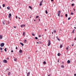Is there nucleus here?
<instances>
[{
	"instance_id": "40",
	"label": "nucleus",
	"mask_w": 76,
	"mask_h": 76,
	"mask_svg": "<svg viewBox=\"0 0 76 76\" xmlns=\"http://www.w3.org/2000/svg\"><path fill=\"white\" fill-rule=\"evenodd\" d=\"M16 50H17V49H18V47H16Z\"/></svg>"
},
{
	"instance_id": "23",
	"label": "nucleus",
	"mask_w": 76,
	"mask_h": 76,
	"mask_svg": "<svg viewBox=\"0 0 76 76\" xmlns=\"http://www.w3.org/2000/svg\"><path fill=\"white\" fill-rule=\"evenodd\" d=\"M38 18H39V16H36V19H38Z\"/></svg>"
},
{
	"instance_id": "62",
	"label": "nucleus",
	"mask_w": 76,
	"mask_h": 76,
	"mask_svg": "<svg viewBox=\"0 0 76 76\" xmlns=\"http://www.w3.org/2000/svg\"><path fill=\"white\" fill-rule=\"evenodd\" d=\"M48 76H50V75H48Z\"/></svg>"
},
{
	"instance_id": "41",
	"label": "nucleus",
	"mask_w": 76,
	"mask_h": 76,
	"mask_svg": "<svg viewBox=\"0 0 76 76\" xmlns=\"http://www.w3.org/2000/svg\"><path fill=\"white\" fill-rule=\"evenodd\" d=\"M74 40H75V41H76V37H75V38L74 39Z\"/></svg>"
},
{
	"instance_id": "5",
	"label": "nucleus",
	"mask_w": 76,
	"mask_h": 76,
	"mask_svg": "<svg viewBox=\"0 0 76 76\" xmlns=\"http://www.w3.org/2000/svg\"><path fill=\"white\" fill-rule=\"evenodd\" d=\"M42 2H43V0H42L41 2H40V6H42Z\"/></svg>"
},
{
	"instance_id": "4",
	"label": "nucleus",
	"mask_w": 76,
	"mask_h": 76,
	"mask_svg": "<svg viewBox=\"0 0 76 76\" xmlns=\"http://www.w3.org/2000/svg\"><path fill=\"white\" fill-rule=\"evenodd\" d=\"M4 43H2L1 44L0 46L1 47H3V46H4Z\"/></svg>"
},
{
	"instance_id": "30",
	"label": "nucleus",
	"mask_w": 76,
	"mask_h": 76,
	"mask_svg": "<svg viewBox=\"0 0 76 76\" xmlns=\"http://www.w3.org/2000/svg\"><path fill=\"white\" fill-rule=\"evenodd\" d=\"M35 39H38V37H35Z\"/></svg>"
},
{
	"instance_id": "44",
	"label": "nucleus",
	"mask_w": 76,
	"mask_h": 76,
	"mask_svg": "<svg viewBox=\"0 0 76 76\" xmlns=\"http://www.w3.org/2000/svg\"><path fill=\"white\" fill-rule=\"evenodd\" d=\"M39 44H42V42H39Z\"/></svg>"
},
{
	"instance_id": "51",
	"label": "nucleus",
	"mask_w": 76,
	"mask_h": 76,
	"mask_svg": "<svg viewBox=\"0 0 76 76\" xmlns=\"http://www.w3.org/2000/svg\"><path fill=\"white\" fill-rule=\"evenodd\" d=\"M34 22H35V21H36V20H34Z\"/></svg>"
},
{
	"instance_id": "29",
	"label": "nucleus",
	"mask_w": 76,
	"mask_h": 76,
	"mask_svg": "<svg viewBox=\"0 0 76 76\" xmlns=\"http://www.w3.org/2000/svg\"><path fill=\"white\" fill-rule=\"evenodd\" d=\"M2 49H3V48H0V50H2Z\"/></svg>"
},
{
	"instance_id": "18",
	"label": "nucleus",
	"mask_w": 76,
	"mask_h": 76,
	"mask_svg": "<svg viewBox=\"0 0 76 76\" xmlns=\"http://www.w3.org/2000/svg\"><path fill=\"white\" fill-rule=\"evenodd\" d=\"M3 7H5V4H3Z\"/></svg>"
},
{
	"instance_id": "56",
	"label": "nucleus",
	"mask_w": 76,
	"mask_h": 76,
	"mask_svg": "<svg viewBox=\"0 0 76 76\" xmlns=\"http://www.w3.org/2000/svg\"><path fill=\"white\" fill-rule=\"evenodd\" d=\"M58 62H59V59L58 60Z\"/></svg>"
},
{
	"instance_id": "43",
	"label": "nucleus",
	"mask_w": 76,
	"mask_h": 76,
	"mask_svg": "<svg viewBox=\"0 0 76 76\" xmlns=\"http://www.w3.org/2000/svg\"><path fill=\"white\" fill-rule=\"evenodd\" d=\"M11 51L12 53H13V50H11Z\"/></svg>"
},
{
	"instance_id": "37",
	"label": "nucleus",
	"mask_w": 76,
	"mask_h": 76,
	"mask_svg": "<svg viewBox=\"0 0 76 76\" xmlns=\"http://www.w3.org/2000/svg\"><path fill=\"white\" fill-rule=\"evenodd\" d=\"M54 32H55V33H56V30H54Z\"/></svg>"
},
{
	"instance_id": "8",
	"label": "nucleus",
	"mask_w": 76,
	"mask_h": 76,
	"mask_svg": "<svg viewBox=\"0 0 76 76\" xmlns=\"http://www.w3.org/2000/svg\"><path fill=\"white\" fill-rule=\"evenodd\" d=\"M3 38V36L2 35H0V39H2Z\"/></svg>"
},
{
	"instance_id": "14",
	"label": "nucleus",
	"mask_w": 76,
	"mask_h": 76,
	"mask_svg": "<svg viewBox=\"0 0 76 76\" xmlns=\"http://www.w3.org/2000/svg\"><path fill=\"white\" fill-rule=\"evenodd\" d=\"M28 7H29V8H30V9H32V7H31V6H29Z\"/></svg>"
},
{
	"instance_id": "36",
	"label": "nucleus",
	"mask_w": 76,
	"mask_h": 76,
	"mask_svg": "<svg viewBox=\"0 0 76 76\" xmlns=\"http://www.w3.org/2000/svg\"><path fill=\"white\" fill-rule=\"evenodd\" d=\"M21 28H22V27H23V25H21Z\"/></svg>"
},
{
	"instance_id": "13",
	"label": "nucleus",
	"mask_w": 76,
	"mask_h": 76,
	"mask_svg": "<svg viewBox=\"0 0 76 76\" xmlns=\"http://www.w3.org/2000/svg\"><path fill=\"white\" fill-rule=\"evenodd\" d=\"M7 9H8V10H10V7H7Z\"/></svg>"
},
{
	"instance_id": "52",
	"label": "nucleus",
	"mask_w": 76,
	"mask_h": 76,
	"mask_svg": "<svg viewBox=\"0 0 76 76\" xmlns=\"http://www.w3.org/2000/svg\"><path fill=\"white\" fill-rule=\"evenodd\" d=\"M16 18H18V16H16Z\"/></svg>"
},
{
	"instance_id": "58",
	"label": "nucleus",
	"mask_w": 76,
	"mask_h": 76,
	"mask_svg": "<svg viewBox=\"0 0 76 76\" xmlns=\"http://www.w3.org/2000/svg\"><path fill=\"white\" fill-rule=\"evenodd\" d=\"M74 28H75V29H76V27H74Z\"/></svg>"
},
{
	"instance_id": "38",
	"label": "nucleus",
	"mask_w": 76,
	"mask_h": 76,
	"mask_svg": "<svg viewBox=\"0 0 76 76\" xmlns=\"http://www.w3.org/2000/svg\"><path fill=\"white\" fill-rule=\"evenodd\" d=\"M2 23L4 24V25H5V24L4 23V21L2 22Z\"/></svg>"
},
{
	"instance_id": "31",
	"label": "nucleus",
	"mask_w": 76,
	"mask_h": 76,
	"mask_svg": "<svg viewBox=\"0 0 76 76\" xmlns=\"http://www.w3.org/2000/svg\"><path fill=\"white\" fill-rule=\"evenodd\" d=\"M71 15H73V12H71Z\"/></svg>"
},
{
	"instance_id": "53",
	"label": "nucleus",
	"mask_w": 76,
	"mask_h": 76,
	"mask_svg": "<svg viewBox=\"0 0 76 76\" xmlns=\"http://www.w3.org/2000/svg\"><path fill=\"white\" fill-rule=\"evenodd\" d=\"M62 64H63V63H64V62H62Z\"/></svg>"
},
{
	"instance_id": "27",
	"label": "nucleus",
	"mask_w": 76,
	"mask_h": 76,
	"mask_svg": "<svg viewBox=\"0 0 76 76\" xmlns=\"http://www.w3.org/2000/svg\"><path fill=\"white\" fill-rule=\"evenodd\" d=\"M32 35L33 36H35V35L34 34H32Z\"/></svg>"
},
{
	"instance_id": "28",
	"label": "nucleus",
	"mask_w": 76,
	"mask_h": 76,
	"mask_svg": "<svg viewBox=\"0 0 76 76\" xmlns=\"http://www.w3.org/2000/svg\"><path fill=\"white\" fill-rule=\"evenodd\" d=\"M27 40H24V42L25 43H26V41Z\"/></svg>"
},
{
	"instance_id": "1",
	"label": "nucleus",
	"mask_w": 76,
	"mask_h": 76,
	"mask_svg": "<svg viewBox=\"0 0 76 76\" xmlns=\"http://www.w3.org/2000/svg\"><path fill=\"white\" fill-rule=\"evenodd\" d=\"M2 62L3 63H7V61L6 60L4 59L2 61Z\"/></svg>"
},
{
	"instance_id": "25",
	"label": "nucleus",
	"mask_w": 76,
	"mask_h": 76,
	"mask_svg": "<svg viewBox=\"0 0 76 76\" xmlns=\"http://www.w3.org/2000/svg\"><path fill=\"white\" fill-rule=\"evenodd\" d=\"M14 61H17V59L16 58H15L14 59Z\"/></svg>"
},
{
	"instance_id": "33",
	"label": "nucleus",
	"mask_w": 76,
	"mask_h": 76,
	"mask_svg": "<svg viewBox=\"0 0 76 76\" xmlns=\"http://www.w3.org/2000/svg\"><path fill=\"white\" fill-rule=\"evenodd\" d=\"M72 6H74V4H72Z\"/></svg>"
},
{
	"instance_id": "2",
	"label": "nucleus",
	"mask_w": 76,
	"mask_h": 76,
	"mask_svg": "<svg viewBox=\"0 0 76 76\" xmlns=\"http://www.w3.org/2000/svg\"><path fill=\"white\" fill-rule=\"evenodd\" d=\"M51 41L50 40H48V46H50V44H51Z\"/></svg>"
},
{
	"instance_id": "24",
	"label": "nucleus",
	"mask_w": 76,
	"mask_h": 76,
	"mask_svg": "<svg viewBox=\"0 0 76 76\" xmlns=\"http://www.w3.org/2000/svg\"><path fill=\"white\" fill-rule=\"evenodd\" d=\"M56 38L58 39V41H59V40H60V39H59V38H58V37H56Z\"/></svg>"
},
{
	"instance_id": "21",
	"label": "nucleus",
	"mask_w": 76,
	"mask_h": 76,
	"mask_svg": "<svg viewBox=\"0 0 76 76\" xmlns=\"http://www.w3.org/2000/svg\"><path fill=\"white\" fill-rule=\"evenodd\" d=\"M8 75H9H9H10V72H9Z\"/></svg>"
},
{
	"instance_id": "10",
	"label": "nucleus",
	"mask_w": 76,
	"mask_h": 76,
	"mask_svg": "<svg viewBox=\"0 0 76 76\" xmlns=\"http://www.w3.org/2000/svg\"><path fill=\"white\" fill-rule=\"evenodd\" d=\"M58 56H60L61 54L60 53H59L58 54Z\"/></svg>"
},
{
	"instance_id": "16",
	"label": "nucleus",
	"mask_w": 76,
	"mask_h": 76,
	"mask_svg": "<svg viewBox=\"0 0 76 76\" xmlns=\"http://www.w3.org/2000/svg\"><path fill=\"white\" fill-rule=\"evenodd\" d=\"M43 63L44 64H46V62L45 61H44L43 62Z\"/></svg>"
},
{
	"instance_id": "32",
	"label": "nucleus",
	"mask_w": 76,
	"mask_h": 76,
	"mask_svg": "<svg viewBox=\"0 0 76 76\" xmlns=\"http://www.w3.org/2000/svg\"><path fill=\"white\" fill-rule=\"evenodd\" d=\"M66 17H67V14H65Z\"/></svg>"
},
{
	"instance_id": "20",
	"label": "nucleus",
	"mask_w": 76,
	"mask_h": 76,
	"mask_svg": "<svg viewBox=\"0 0 76 76\" xmlns=\"http://www.w3.org/2000/svg\"><path fill=\"white\" fill-rule=\"evenodd\" d=\"M6 50H7V48H5L4 49L5 51L6 52V51H6Z\"/></svg>"
},
{
	"instance_id": "34",
	"label": "nucleus",
	"mask_w": 76,
	"mask_h": 76,
	"mask_svg": "<svg viewBox=\"0 0 76 76\" xmlns=\"http://www.w3.org/2000/svg\"><path fill=\"white\" fill-rule=\"evenodd\" d=\"M71 18L70 17H69L68 18V20H70V19Z\"/></svg>"
},
{
	"instance_id": "22",
	"label": "nucleus",
	"mask_w": 76,
	"mask_h": 76,
	"mask_svg": "<svg viewBox=\"0 0 76 76\" xmlns=\"http://www.w3.org/2000/svg\"><path fill=\"white\" fill-rule=\"evenodd\" d=\"M38 37L39 38L41 37V35H38Z\"/></svg>"
},
{
	"instance_id": "55",
	"label": "nucleus",
	"mask_w": 76,
	"mask_h": 76,
	"mask_svg": "<svg viewBox=\"0 0 76 76\" xmlns=\"http://www.w3.org/2000/svg\"><path fill=\"white\" fill-rule=\"evenodd\" d=\"M47 31V29H45V31Z\"/></svg>"
},
{
	"instance_id": "15",
	"label": "nucleus",
	"mask_w": 76,
	"mask_h": 76,
	"mask_svg": "<svg viewBox=\"0 0 76 76\" xmlns=\"http://www.w3.org/2000/svg\"><path fill=\"white\" fill-rule=\"evenodd\" d=\"M61 68H64V66L63 65H61Z\"/></svg>"
},
{
	"instance_id": "45",
	"label": "nucleus",
	"mask_w": 76,
	"mask_h": 76,
	"mask_svg": "<svg viewBox=\"0 0 76 76\" xmlns=\"http://www.w3.org/2000/svg\"><path fill=\"white\" fill-rule=\"evenodd\" d=\"M74 76H76V74H74Z\"/></svg>"
},
{
	"instance_id": "7",
	"label": "nucleus",
	"mask_w": 76,
	"mask_h": 76,
	"mask_svg": "<svg viewBox=\"0 0 76 76\" xmlns=\"http://www.w3.org/2000/svg\"><path fill=\"white\" fill-rule=\"evenodd\" d=\"M30 75V72H28L27 74V76H29V75Z\"/></svg>"
},
{
	"instance_id": "12",
	"label": "nucleus",
	"mask_w": 76,
	"mask_h": 76,
	"mask_svg": "<svg viewBox=\"0 0 76 76\" xmlns=\"http://www.w3.org/2000/svg\"><path fill=\"white\" fill-rule=\"evenodd\" d=\"M20 44H21V45H22V46H23V44L22 43L20 42Z\"/></svg>"
},
{
	"instance_id": "9",
	"label": "nucleus",
	"mask_w": 76,
	"mask_h": 76,
	"mask_svg": "<svg viewBox=\"0 0 76 76\" xmlns=\"http://www.w3.org/2000/svg\"><path fill=\"white\" fill-rule=\"evenodd\" d=\"M67 63H68V64H69V63H70V60H68L67 61Z\"/></svg>"
},
{
	"instance_id": "3",
	"label": "nucleus",
	"mask_w": 76,
	"mask_h": 76,
	"mask_svg": "<svg viewBox=\"0 0 76 76\" xmlns=\"http://www.w3.org/2000/svg\"><path fill=\"white\" fill-rule=\"evenodd\" d=\"M61 12V11H58V16H60V12Z\"/></svg>"
},
{
	"instance_id": "6",
	"label": "nucleus",
	"mask_w": 76,
	"mask_h": 76,
	"mask_svg": "<svg viewBox=\"0 0 76 76\" xmlns=\"http://www.w3.org/2000/svg\"><path fill=\"white\" fill-rule=\"evenodd\" d=\"M11 16H12V14H11V13H10L9 15V16L8 17L9 18H10V17H11Z\"/></svg>"
},
{
	"instance_id": "46",
	"label": "nucleus",
	"mask_w": 76,
	"mask_h": 76,
	"mask_svg": "<svg viewBox=\"0 0 76 76\" xmlns=\"http://www.w3.org/2000/svg\"><path fill=\"white\" fill-rule=\"evenodd\" d=\"M13 28H16V27L15 26H14Z\"/></svg>"
},
{
	"instance_id": "26",
	"label": "nucleus",
	"mask_w": 76,
	"mask_h": 76,
	"mask_svg": "<svg viewBox=\"0 0 76 76\" xmlns=\"http://www.w3.org/2000/svg\"><path fill=\"white\" fill-rule=\"evenodd\" d=\"M45 13H46V14H47V13H48V12H47V10H46V11H45Z\"/></svg>"
},
{
	"instance_id": "11",
	"label": "nucleus",
	"mask_w": 76,
	"mask_h": 76,
	"mask_svg": "<svg viewBox=\"0 0 76 76\" xmlns=\"http://www.w3.org/2000/svg\"><path fill=\"white\" fill-rule=\"evenodd\" d=\"M19 52L20 53H22V50H19Z\"/></svg>"
},
{
	"instance_id": "61",
	"label": "nucleus",
	"mask_w": 76,
	"mask_h": 76,
	"mask_svg": "<svg viewBox=\"0 0 76 76\" xmlns=\"http://www.w3.org/2000/svg\"><path fill=\"white\" fill-rule=\"evenodd\" d=\"M74 1V0H72V1Z\"/></svg>"
},
{
	"instance_id": "19",
	"label": "nucleus",
	"mask_w": 76,
	"mask_h": 76,
	"mask_svg": "<svg viewBox=\"0 0 76 76\" xmlns=\"http://www.w3.org/2000/svg\"><path fill=\"white\" fill-rule=\"evenodd\" d=\"M66 50H69V46H68L66 48Z\"/></svg>"
},
{
	"instance_id": "50",
	"label": "nucleus",
	"mask_w": 76,
	"mask_h": 76,
	"mask_svg": "<svg viewBox=\"0 0 76 76\" xmlns=\"http://www.w3.org/2000/svg\"><path fill=\"white\" fill-rule=\"evenodd\" d=\"M51 1H54V0H51Z\"/></svg>"
},
{
	"instance_id": "60",
	"label": "nucleus",
	"mask_w": 76,
	"mask_h": 76,
	"mask_svg": "<svg viewBox=\"0 0 76 76\" xmlns=\"http://www.w3.org/2000/svg\"><path fill=\"white\" fill-rule=\"evenodd\" d=\"M1 52H3V50L1 51Z\"/></svg>"
},
{
	"instance_id": "64",
	"label": "nucleus",
	"mask_w": 76,
	"mask_h": 76,
	"mask_svg": "<svg viewBox=\"0 0 76 76\" xmlns=\"http://www.w3.org/2000/svg\"><path fill=\"white\" fill-rule=\"evenodd\" d=\"M37 44H39V42H37Z\"/></svg>"
},
{
	"instance_id": "48",
	"label": "nucleus",
	"mask_w": 76,
	"mask_h": 76,
	"mask_svg": "<svg viewBox=\"0 0 76 76\" xmlns=\"http://www.w3.org/2000/svg\"><path fill=\"white\" fill-rule=\"evenodd\" d=\"M74 45V44L72 45V46H73Z\"/></svg>"
},
{
	"instance_id": "39",
	"label": "nucleus",
	"mask_w": 76,
	"mask_h": 76,
	"mask_svg": "<svg viewBox=\"0 0 76 76\" xmlns=\"http://www.w3.org/2000/svg\"><path fill=\"white\" fill-rule=\"evenodd\" d=\"M7 23H8V24H9V21H7Z\"/></svg>"
},
{
	"instance_id": "49",
	"label": "nucleus",
	"mask_w": 76,
	"mask_h": 76,
	"mask_svg": "<svg viewBox=\"0 0 76 76\" xmlns=\"http://www.w3.org/2000/svg\"><path fill=\"white\" fill-rule=\"evenodd\" d=\"M72 33H74V31H73Z\"/></svg>"
},
{
	"instance_id": "17",
	"label": "nucleus",
	"mask_w": 76,
	"mask_h": 76,
	"mask_svg": "<svg viewBox=\"0 0 76 76\" xmlns=\"http://www.w3.org/2000/svg\"><path fill=\"white\" fill-rule=\"evenodd\" d=\"M62 47H63V45H61L60 46V48H61Z\"/></svg>"
},
{
	"instance_id": "57",
	"label": "nucleus",
	"mask_w": 76,
	"mask_h": 76,
	"mask_svg": "<svg viewBox=\"0 0 76 76\" xmlns=\"http://www.w3.org/2000/svg\"><path fill=\"white\" fill-rule=\"evenodd\" d=\"M18 18L19 19H20V18L19 17H18Z\"/></svg>"
},
{
	"instance_id": "59",
	"label": "nucleus",
	"mask_w": 76,
	"mask_h": 76,
	"mask_svg": "<svg viewBox=\"0 0 76 76\" xmlns=\"http://www.w3.org/2000/svg\"><path fill=\"white\" fill-rule=\"evenodd\" d=\"M73 31H75V29H74Z\"/></svg>"
},
{
	"instance_id": "42",
	"label": "nucleus",
	"mask_w": 76,
	"mask_h": 76,
	"mask_svg": "<svg viewBox=\"0 0 76 76\" xmlns=\"http://www.w3.org/2000/svg\"><path fill=\"white\" fill-rule=\"evenodd\" d=\"M9 70V69H7V70Z\"/></svg>"
},
{
	"instance_id": "63",
	"label": "nucleus",
	"mask_w": 76,
	"mask_h": 76,
	"mask_svg": "<svg viewBox=\"0 0 76 76\" xmlns=\"http://www.w3.org/2000/svg\"><path fill=\"white\" fill-rule=\"evenodd\" d=\"M39 21H40V19H39Z\"/></svg>"
},
{
	"instance_id": "47",
	"label": "nucleus",
	"mask_w": 76,
	"mask_h": 76,
	"mask_svg": "<svg viewBox=\"0 0 76 76\" xmlns=\"http://www.w3.org/2000/svg\"><path fill=\"white\" fill-rule=\"evenodd\" d=\"M73 9H74V11H75V8H74Z\"/></svg>"
},
{
	"instance_id": "54",
	"label": "nucleus",
	"mask_w": 76,
	"mask_h": 76,
	"mask_svg": "<svg viewBox=\"0 0 76 76\" xmlns=\"http://www.w3.org/2000/svg\"><path fill=\"white\" fill-rule=\"evenodd\" d=\"M23 26H25V25H23Z\"/></svg>"
},
{
	"instance_id": "35",
	"label": "nucleus",
	"mask_w": 76,
	"mask_h": 76,
	"mask_svg": "<svg viewBox=\"0 0 76 76\" xmlns=\"http://www.w3.org/2000/svg\"><path fill=\"white\" fill-rule=\"evenodd\" d=\"M25 32H23V35L24 36V35H25Z\"/></svg>"
}]
</instances>
